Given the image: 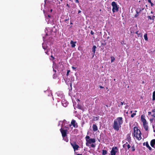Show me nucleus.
<instances>
[{
    "label": "nucleus",
    "mask_w": 155,
    "mask_h": 155,
    "mask_svg": "<svg viewBox=\"0 0 155 155\" xmlns=\"http://www.w3.org/2000/svg\"><path fill=\"white\" fill-rule=\"evenodd\" d=\"M78 155H82L81 154H77Z\"/></svg>",
    "instance_id": "a18cd8bd"
},
{
    "label": "nucleus",
    "mask_w": 155,
    "mask_h": 155,
    "mask_svg": "<svg viewBox=\"0 0 155 155\" xmlns=\"http://www.w3.org/2000/svg\"><path fill=\"white\" fill-rule=\"evenodd\" d=\"M90 33L91 35H93L94 34V32L92 31H91Z\"/></svg>",
    "instance_id": "2f4dec72"
},
{
    "label": "nucleus",
    "mask_w": 155,
    "mask_h": 155,
    "mask_svg": "<svg viewBox=\"0 0 155 155\" xmlns=\"http://www.w3.org/2000/svg\"><path fill=\"white\" fill-rule=\"evenodd\" d=\"M148 2L150 3H151V1L150 0H147Z\"/></svg>",
    "instance_id": "e433bc0d"
},
{
    "label": "nucleus",
    "mask_w": 155,
    "mask_h": 155,
    "mask_svg": "<svg viewBox=\"0 0 155 155\" xmlns=\"http://www.w3.org/2000/svg\"><path fill=\"white\" fill-rule=\"evenodd\" d=\"M150 13L152 14H153V12L152 11H151Z\"/></svg>",
    "instance_id": "37998d69"
},
{
    "label": "nucleus",
    "mask_w": 155,
    "mask_h": 155,
    "mask_svg": "<svg viewBox=\"0 0 155 155\" xmlns=\"http://www.w3.org/2000/svg\"><path fill=\"white\" fill-rule=\"evenodd\" d=\"M71 124L74 127L77 128L78 127L77 123L76 122V121L74 120H73L71 121Z\"/></svg>",
    "instance_id": "1a4fd4ad"
},
{
    "label": "nucleus",
    "mask_w": 155,
    "mask_h": 155,
    "mask_svg": "<svg viewBox=\"0 0 155 155\" xmlns=\"http://www.w3.org/2000/svg\"><path fill=\"white\" fill-rule=\"evenodd\" d=\"M67 6H68V4H67Z\"/></svg>",
    "instance_id": "603ef678"
},
{
    "label": "nucleus",
    "mask_w": 155,
    "mask_h": 155,
    "mask_svg": "<svg viewBox=\"0 0 155 155\" xmlns=\"http://www.w3.org/2000/svg\"><path fill=\"white\" fill-rule=\"evenodd\" d=\"M131 149H132V151H134L135 150V148H134V146H133L131 147Z\"/></svg>",
    "instance_id": "393cba45"
},
{
    "label": "nucleus",
    "mask_w": 155,
    "mask_h": 155,
    "mask_svg": "<svg viewBox=\"0 0 155 155\" xmlns=\"http://www.w3.org/2000/svg\"><path fill=\"white\" fill-rule=\"evenodd\" d=\"M61 1H62V0H60Z\"/></svg>",
    "instance_id": "6e6d98bb"
},
{
    "label": "nucleus",
    "mask_w": 155,
    "mask_h": 155,
    "mask_svg": "<svg viewBox=\"0 0 155 155\" xmlns=\"http://www.w3.org/2000/svg\"><path fill=\"white\" fill-rule=\"evenodd\" d=\"M123 122V118L122 117L117 118L114 120L113 127L116 131H118L119 128L121 127V124Z\"/></svg>",
    "instance_id": "f257e3e1"
},
{
    "label": "nucleus",
    "mask_w": 155,
    "mask_h": 155,
    "mask_svg": "<svg viewBox=\"0 0 155 155\" xmlns=\"http://www.w3.org/2000/svg\"><path fill=\"white\" fill-rule=\"evenodd\" d=\"M96 48H97V47L95 46L94 45L92 49V51L93 52L94 54L95 53V51H96L95 49Z\"/></svg>",
    "instance_id": "a211bd4d"
},
{
    "label": "nucleus",
    "mask_w": 155,
    "mask_h": 155,
    "mask_svg": "<svg viewBox=\"0 0 155 155\" xmlns=\"http://www.w3.org/2000/svg\"><path fill=\"white\" fill-rule=\"evenodd\" d=\"M81 11L79 10V11H78V13H81Z\"/></svg>",
    "instance_id": "79ce46f5"
},
{
    "label": "nucleus",
    "mask_w": 155,
    "mask_h": 155,
    "mask_svg": "<svg viewBox=\"0 0 155 155\" xmlns=\"http://www.w3.org/2000/svg\"><path fill=\"white\" fill-rule=\"evenodd\" d=\"M94 131H97L98 130L97 127L95 124H93L92 127Z\"/></svg>",
    "instance_id": "2eb2a0df"
},
{
    "label": "nucleus",
    "mask_w": 155,
    "mask_h": 155,
    "mask_svg": "<svg viewBox=\"0 0 155 155\" xmlns=\"http://www.w3.org/2000/svg\"><path fill=\"white\" fill-rule=\"evenodd\" d=\"M86 140V144L87 146L94 148L95 147V145L94 143L96 142V139L95 138H90V137L88 136H87L85 137Z\"/></svg>",
    "instance_id": "f03ea898"
},
{
    "label": "nucleus",
    "mask_w": 155,
    "mask_h": 155,
    "mask_svg": "<svg viewBox=\"0 0 155 155\" xmlns=\"http://www.w3.org/2000/svg\"><path fill=\"white\" fill-rule=\"evenodd\" d=\"M72 68L74 70V69H76V68L75 67H73V66H72Z\"/></svg>",
    "instance_id": "c9c22d12"
},
{
    "label": "nucleus",
    "mask_w": 155,
    "mask_h": 155,
    "mask_svg": "<svg viewBox=\"0 0 155 155\" xmlns=\"http://www.w3.org/2000/svg\"><path fill=\"white\" fill-rule=\"evenodd\" d=\"M62 123V122L61 121H60L59 122V124H61V123Z\"/></svg>",
    "instance_id": "a19ab883"
},
{
    "label": "nucleus",
    "mask_w": 155,
    "mask_h": 155,
    "mask_svg": "<svg viewBox=\"0 0 155 155\" xmlns=\"http://www.w3.org/2000/svg\"><path fill=\"white\" fill-rule=\"evenodd\" d=\"M130 113H132V111H130Z\"/></svg>",
    "instance_id": "3c124183"
},
{
    "label": "nucleus",
    "mask_w": 155,
    "mask_h": 155,
    "mask_svg": "<svg viewBox=\"0 0 155 155\" xmlns=\"http://www.w3.org/2000/svg\"><path fill=\"white\" fill-rule=\"evenodd\" d=\"M153 131H154V132H155V128L154 129Z\"/></svg>",
    "instance_id": "de8ad7c7"
},
{
    "label": "nucleus",
    "mask_w": 155,
    "mask_h": 155,
    "mask_svg": "<svg viewBox=\"0 0 155 155\" xmlns=\"http://www.w3.org/2000/svg\"><path fill=\"white\" fill-rule=\"evenodd\" d=\"M42 47L45 50L46 49H47V51L45 52V53L46 54H47V52H48V46H47V45L45 43L42 44Z\"/></svg>",
    "instance_id": "9d476101"
},
{
    "label": "nucleus",
    "mask_w": 155,
    "mask_h": 155,
    "mask_svg": "<svg viewBox=\"0 0 155 155\" xmlns=\"http://www.w3.org/2000/svg\"><path fill=\"white\" fill-rule=\"evenodd\" d=\"M75 2L77 3H79L78 0H75Z\"/></svg>",
    "instance_id": "473e14b6"
},
{
    "label": "nucleus",
    "mask_w": 155,
    "mask_h": 155,
    "mask_svg": "<svg viewBox=\"0 0 155 155\" xmlns=\"http://www.w3.org/2000/svg\"><path fill=\"white\" fill-rule=\"evenodd\" d=\"M107 151L105 150H102V154L103 155H105L107 154Z\"/></svg>",
    "instance_id": "aec40b11"
},
{
    "label": "nucleus",
    "mask_w": 155,
    "mask_h": 155,
    "mask_svg": "<svg viewBox=\"0 0 155 155\" xmlns=\"http://www.w3.org/2000/svg\"><path fill=\"white\" fill-rule=\"evenodd\" d=\"M143 8H142V9L140 8H137L136 10L137 14L135 15V17H136L138 15L139 13L140 12V11H141L142 10H143Z\"/></svg>",
    "instance_id": "ddd939ff"
},
{
    "label": "nucleus",
    "mask_w": 155,
    "mask_h": 155,
    "mask_svg": "<svg viewBox=\"0 0 155 155\" xmlns=\"http://www.w3.org/2000/svg\"><path fill=\"white\" fill-rule=\"evenodd\" d=\"M152 112H148V115H150L152 117H153V115H152Z\"/></svg>",
    "instance_id": "a878e982"
},
{
    "label": "nucleus",
    "mask_w": 155,
    "mask_h": 155,
    "mask_svg": "<svg viewBox=\"0 0 155 155\" xmlns=\"http://www.w3.org/2000/svg\"><path fill=\"white\" fill-rule=\"evenodd\" d=\"M118 151V149L117 147H113L110 151L111 155H115Z\"/></svg>",
    "instance_id": "0eeeda50"
},
{
    "label": "nucleus",
    "mask_w": 155,
    "mask_h": 155,
    "mask_svg": "<svg viewBox=\"0 0 155 155\" xmlns=\"http://www.w3.org/2000/svg\"><path fill=\"white\" fill-rule=\"evenodd\" d=\"M155 18V16L154 15H153L151 17L152 20H154Z\"/></svg>",
    "instance_id": "c85d7f7f"
},
{
    "label": "nucleus",
    "mask_w": 155,
    "mask_h": 155,
    "mask_svg": "<svg viewBox=\"0 0 155 155\" xmlns=\"http://www.w3.org/2000/svg\"><path fill=\"white\" fill-rule=\"evenodd\" d=\"M62 104L63 106L65 107L67 106L68 104L67 102L64 99H63L61 101Z\"/></svg>",
    "instance_id": "f8f14e48"
},
{
    "label": "nucleus",
    "mask_w": 155,
    "mask_h": 155,
    "mask_svg": "<svg viewBox=\"0 0 155 155\" xmlns=\"http://www.w3.org/2000/svg\"><path fill=\"white\" fill-rule=\"evenodd\" d=\"M153 120V119H150V121L151 122H152V121Z\"/></svg>",
    "instance_id": "72a5a7b5"
},
{
    "label": "nucleus",
    "mask_w": 155,
    "mask_h": 155,
    "mask_svg": "<svg viewBox=\"0 0 155 155\" xmlns=\"http://www.w3.org/2000/svg\"><path fill=\"white\" fill-rule=\"evenodd\" d=\"M111 62H113L115 60V58L114 57L111 56Z\"/></svg>",
    "instance_id": "4be33fe9"
},
{
    "label": "nucleus",
    "mask_w": 155,
    "mask_h": 155,
    "mask_svg": "<svg viewBox=\"0 0 155 155\" xmlns=\"http://www.w3.org/2000/svg\"><path fill=\"white\" fill-rule=\"evenodd\" d=\"M153 100H155V91L153 93Z\"/></svg>",
    "instance_id": "5701e85b"
},
{
    "label": "nucleus",
    "mask_w": 155,
    "mask_h": 155,
    "mask_svg": "<svg viewBox=\"0 0 155 155\" xmlns=\"http://www.w3.org/2000/svg\"><path fill=\"white\" fill-rule=\"evenodd\" d=\"M150 3V4H151V6H153L154 5L153 4V3H152V2H151V3Z\"/></svg>",
    "instance_id": "f704fd0d"
},
{
    "label": "nucleus",
    "mask_w": 155,
    "mask_h": 155,
    "mask_svg": "<svg viewBox=\"0 0 155 155\" xmlns=\"http://www.w3.org/2000/svg\"><path fill=\"white\" fill-rule=\"evenodd\" d=\"M52 9H51L50 12H52Z\"/></svg>",
    "instance_id": "49530a36"
},
{
    "label": "nucleus",
    "mask_w": 155,
    "mask_h": 155,
    "mask_svg": "<svg viewBox=\"0 0 155 155\" xmlns=\"http://www.w3.org/2000/svg\"><path fill=\"white\" fill-rule=\"evenodd\" d=\"M134 137L138 140H140L141 137V133L140 130L138 129L137 127H134Z\"/></svg>",
    "instance_id": "7ed1b4c3"
},
{
    "label": "nucleus",
    "mask_w": 155,
    "mask_h": 155,
    "mask_svg": "<svg viewBox=\"0 0 155 155\" xmlns=\"http://www.w3.org/2000/svg\"><path fill=\"white\" fill-rule=\"evenodd\" d=\"M70 70H68L67 71V75L68 76L69 74V73L70 72Z\"/></svg>",
    "instance_id": "cd10ccee"
},
{
    "label": "nucleus",
    "mask_w": 155,
    "mask_h": 155,
    "mask_svg": "<svg viewBox=\"0 0 155 155\" xmlns=\"http://www.w3.org/2000/svg\"><path fill=\"white\" fill-rule=\"evenodd\" d=\"M155 144V139L152 140L150 142V145L152 147H153Z\"/></svg>",
    "instance_id": "dca6fc26"
},
{
    "label": "nucleus",
    "mask_w": 155,
    "mask_h": 155,
    "mask_svg": "<svg viewBox=\"0 0 155 155\" xmlns=\"http://www.w3.org/2000/svg\"><path fill=\"white\" fill-rule=\"evenodd\" d=\"M136 34H137V35H138V31H137L136 32Z\"/></svg>",
    "instance_id": "4c0bfd02"
},
{
    "label": "nucleus",
    "mask_w": 155,
    "mask_h": 155,
    "mask_svg": "<svg viewBox=\"0 0 155 155\" xmlns=\"http://www.w3.org/2000/svg\"><path fill=\"white\" fill-rule=\"evenodd\" d=\"M111 5L112 6V12L113 13L117 12L118 11L119 6L116 2H112Z\"/></svg>",
    "instance_id": "423d86ee"
},
{
    "label": "nucleus",
    "mask_w": 155,
    "mask_h": 155,
    "mask_svg": "<svg viewBox=\"0 0 155 155\" xmlns=\"http://www.w3.org/2000/svg\"><path fill=\"white\" fill-rule=\"evenodd\" d=\"M70 43L71 45V47L72 48H74L76 46L75 44L76 43V42H74L72 41H71Z\"/></svg>",
    "instance_id": "4468645a"
},
{
    "label": "nucleus",
    "mask_w": 155,
    "mask_h": 155,
    "mask_svg": "<svg viewBox=\"0 0 155 155\" xmlns=\"http://www.w3.org/2000/svg\"><path fill=\"white\" fill-rule=\"evenodd\" d=\"M58 3L59 4H60V2H58Z\"/></svg>",
    "instance_id": "8fccbe9b"
},
{
    "label": "nucleus",
    "mask_w": 155,
    "mask_h": 155,
    "mask_svg": "<svg viewBox=\"0 0 155 155\" xmlns=\"http://www.w3.org/2000/svg\"><path fill=\"white\" fill-rule=\"evenodd\" d=\"M79 107V108H81V107L80 106V107Z\"/></svg>",
    "instance_id": "09e8293b"
},
{
    "label": "nucleus",
    "mask_w": 155,
    "mask_h": 155,
    "mask_svg": "<svg viewBox=\"0 0 155 155\" xmlns=\"http://www.w3.org/2000/svg\"><path fill=\"white\" fill-rule=\"evenodd\" d=\"M144 38L145 39V40L146 41H147L148 40V38L147 37V34H145L144 35Z\"/></svg>",
    "instance_id": "412c9836"
},
{
    "label": "nucleus",
    "mask_w": 155,
    "mask_h": 155,
    "mask_svg": "<svg viewBox=\"0 0 155 155\" xmlns=\"http://www.w3.org/2000/svg\"><path fill=\"white\" fill-rule=\"evenodd\" d=\"M141 121L143 123V126L146 130H148V126H147V123L146 119L145 118V117L143 115H141Z\"/></svg>",
    "instance_id": "39448f33"
},
{
    "label": "nucleus",
    "mask_w": 155,
    "mask_h": 155,
    "mask_svg": "<svg viewBox=\"0 0 155 155\" xmlns=\"http://www.w3.org/2000/svg\"><path fill=\"white\" fill-rule=\"evenodd\" d=\"M143 35L141 33H138L137 36L138 37H141Z\"/></svg>",
    "instance_id": "b1692460"
},
{
    "label": "nucleus",
    "mask_w": 155,
    "mask_h": 155,
    "mask_svg": "<svg viewBox=\"0 0 155 155\" xmlns=\"http://www.w3.org/2000/svg\"><path fill=\"white\" fill-rule=\"evenodd\" d=\"M148 18L149 19L152 20V18H151V16H148Z\"/></svg>",
    "instance_id": "7c9ffc66"
},
{
    "label": "nucleus",
    "mask_w": 155,
    "mask_h": 155,
    "mask_svg": "<svg viewBox=\"0 0 155 155\" xmlns=\"http://www.w3.org/2000/svg\"><path fill=\"white\" fill-rule=\"evenodd\" d=\"M123 147L125 149H126L127 148L128 149H129L130 147V146L129 144H128L127 142H126V143L123 144Z\"/></svg>",
    "instance_id": "9b49d317"
},
{
    "label": "nucleus",
    "mask_w": 155,
    "mask_h": 155,
    "mask_svg": "<svg viewBox=\"0 0 155 155\" xmlns=\"http://www.w3.org/2000/svg\"><path fill=\"white\" fill-rule=\"evenodd\" d=\"M48 17L49 18H51V16L50 15H48Z\"/></svg>",
    "instance_id": "58836bf2"
},
{
    "label": "nucleus",
    "mask_w": 155,
    "mask_h": 155,
    "mask_svg": "<svg viewBox=\"0 0 155 155\" xmlns=\"http://www.w3.org/2000/svg\"><path fill=\"white\" fill-rule=\"evenodd\" d=\"M100 88H104V87H103L102 86H100Z\"/></svg>",
    "instance_id": "ea45409f"
},
{
    "label": "nucleus",
    "mask_w": 155,
    "mask_h": 155,
    "mask_svg": "<svg viewBox=\"0 0 155 155\" xmlns=\"http://www.w3.org/2000/svg\"><path fill=\"white\" fill-rule=\"evenodd\" d=\"M48 18H46V20H48Z\"/></svg>",
    "instance_id": "864d4df0"
},
{
    "label": "nucleus",
    "mask_w": 155,
    "mask_h": 155,
    "mask_svg": "<svg viewBox=\"0 0 155 155\" xmlns=\"http://www.w3.org/2000/svg\"><path fill=\"white\" fill-rule=\"evenodd\" d=\"M136 114V113H133L131 115V117H134V116Z\"/></svg>",
    "instance_id": "bb28decb"
},
{
    "label": "nucleus",
    "mask_w": 155,
    "mask_h": 155,
    "mask_svg": "<svg viewBox=\"0 0 155 155\" xmlns=\"http://www.w3.org/2000/svg\"><path fill=\"white\" fill-rule=\"evenodd\" d=\"M146 146L148 148V149L150 150H151L152 149V148L149 146L148 143L147 142H146Z\"/></svg>",
    "instance_id": "6ab92c4d"
},
{
    "label": "nucleus",
    "mask_w": 155,
    "mask_h": 155,
    "mask_svg": "<svg viewBox=\"0 0 155 155\" xmlns=\"http://www.w3.org/2000/svg\"><path fill=\"white\" fill-rule=\"evenodd\" d=\"M53 71L55 72H56V70H55V69H54V66H53Z\"/></svg>",
    "instance_id": "c756f323"
},
{
    "label": "nucleus",
    "mask_w": 155,
    "mask_h": 155,
    "mask_svg": "<svg viewBox=\"0 0 155 155\" xmlns=\"http://www.w3.org/2000/svg\"><path fill=\"white\" fill-rule=\"evenodd\" d=\"M65 127H66V128H67V127H66V126H65Z\"/></svg>",
    "instance_id": "5fc2aeb1"
},
{
    "label": "nucleus",
    "mask_w": 155,
    "mask_h": 155,
    "mask_svg": "<svg viewBox=\"0 0 155 155\" xmlns=\"http://www.w3.org/2000/svg\"><path fill=\"white\" fill-rule=\"evenodd\" d=\"M51 57L53 59L54 58L52 56V55H51Z\"/></svg>",
    "instance_id": "c03bdc74"
},
{
    "label": "nucleus",
    "mask_w": 155,
    "mask_h": 155,
    "mask_svg": "<svg viewBox=\"0 0 155 155\" xmlns=\"http://www.w3.org/2000/svg\"><path fill=\"white\" fill-rule=\"evenodd\" d=\"M153 117L155 118V108L152 110Z\"/></svg>",
    "instance_id": "f3484780"
},
{
    "label": "nucleus",
    "mask_w": 155,
    "mask_h": 155,
    "mask_svg": "<svg viewBox=\"0 0 155 155\" xmlns=\"http://www.w3.org/2000/svg\"><path fill=\"white\" fill-rule=\"evenodd\" d=\"M65 121H64L62 123V128L60 129L61 132V133L62 136L63 137V139L66 142H68V139L66 138V136L67 134V130H62V129H63L64 127V124L65 122Z\"/></svg>",
    "instance_id": "20e7f679"
},
{
    "label": "nucleus",
    "mask_w": 155,
    "mask_h": 155,
    "mask_svg": "<svg viewBox=\"0 0 155 155\" xmlns=\"http://www.w3.org/2000/svg\"><path fill=\"white\" fill-rule=\"evenodd\" d=\"M71 144L73 147L74 151L78 150L79 146L75 143H71Z\"/></svg>",
    "instance_id": "6e6552de"
}]
</instances>
